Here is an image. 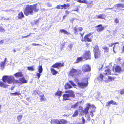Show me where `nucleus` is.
I'll return each instance as SVG.
<instances>
[{"label": "nucleus", "mask_w": 124, "mask_h": 124, "mask_svg": "<svg viewBox=\"0 0 124 124\" xmlns=\"http://www.w3.org/2000/svg\"><path fill=\"white\" fill-rule=\"evenodd\" d=\"M13 83L14 84H17L20 83V82L18 80H15L14 81Z\"/></svg>", "instance_id": "obj_45"}, {"label": "nucleus", "mask_w": 124, "mask_h": 124, "mask_svg": "<svg viewBox=\"0 0 124 124\" xmlns=\"http://www.w3.org/2000/svg\"><path fill=\"white\" fill-rule=\"evenodd\" d=\"M60 31L62 33H63L65 34H67L68 35L70 34L67 31L64 29L60 30Z\"/></svg>", "instance_id": "obj_31"}, {"label": "nucleus", "mask_w": 124, "mask_h": 124, "mask_svg": "<svg viewBox=\"0 0 124 124\" xmlns=\"http://www.w3.org/2000/svg\"><path fill=\"white\" fill-rule=\"evenodd\" d=\"M24 15L22 11L19 12L18 14V18L19 19H22L24 17Z\"/></svg>", "instance_id": "obj_23"}, {"label": "nucleus", "mask_w": 124, "mask_h": 124, "mask_svg": "<svg viewBox=\"0 0 124 124\" xmlns=\"http://www.w3.org/2000/svg\"><path fill=\"white\" fill-rule=\"evenodd\" d=\"M69 82L71 84V85H73V86H75L76 85H75V84L74 83V82L72 81H69Z\"/></svg>", "instance_id": "obj_49"}, {"label": "nucleus", "mask_w": 124, "mask_h": 124, "mask_svg": "<svg viewBox=\"0 0 124 124\" xmlns=\"http://www.w3.org/2000/svg\"><path fill=\"white\" fill-rule=\"evenodd\" d=\"M65 93H68L64 94L62 95L63 97L62 100L63 101L70 100L69 98L70 97L74 98L75 97L74 92L72 90L66 91Z\"/></svg>", "instance_id": "obj_2"}, {"label": "nucleus", "mask_w": 124, "mask_h": 124, "mask_svg": "<svg viewBox=\"0 0 124 124\" xmlns=\"http://www.w3.org/2000/svg\"><path fill=\"white\" fill-rule=\"evenodd\" d=\"M93 37V36L92 34L89 33L85 35L84 37V39H82L81 41L82 42H91Z\"/></svg>", "instance_id": "obj_8"}, {"label": "nucleus", "mask_w": 124, "mask_h": 124, "mask_svg": "<svg viewBox=\"0 0 124 124\" xmlns=\"http://www.w3.org/2000/svg\"><path fill=\"white\" fill-rule=\"evenodd\" d=\"M8 86V85H5L3 83L0 81V86H3L4 87H6Z\"/></svg>", "instance_id": "obj_39"}, {"label": "nucleus", "mask_w": 124, "mask_h": 124, "mask_svg": "<svg viewBox=\"0 0 124 124\" xmlns=\"http://www.w3.org/2000/svg\"><path fill=\"white\" fill-rule=\"evenodd\" d=\"M66 16H66V15H64V16H63V19H64L65 18V17H66Z\"/></svg>", "instance_id": "obj_64"}, {"label": "nucleus", "mask_w": 124, "mask_h": 124, "mask_svg": "<svg viewBox=\"0 0 124 124\" xmlns=\"http://www.w3.org/2000/svg\"><path fill=\"white\" fill-rule=\"evenodd\" d=\"M91 106L93 108H94V109L93 110V111H91L90 112V114L91 115L92 117L94 116L93 113V112L95 111V109L96 108L93 105H92Z\"/></svg>", "instance_id": "obj_28"}, {"label": "nucleus", "mask_w": 124, "mask_h": 124, "mask_svg": "<svg viewBox=\"0 0 124 124\" xmlns=\"http://www.w3.org/2000/svg\"><path fill=\"white\" fill-rule=\"evenodd\" d=\"M3 81L5 83L7 81L8 84L12 83L13 80V78L12 76H4L2 78Z\"/></svg>", "instance_id": "obj_6"}, {"label": "nucleus", "mask_w": 124, "mask_h": 124, "mask_svg": "<svg viewBox=\"0 0 124 124\" xmlns=\"http://www.w3.org/2000/svg\"><path fill=\"white\" fill-rule=\"evenodd\" d=\"M83 59L85 60L90 59L91 57V53L89 50L86 51L82 56Z\"/></svg>", "instance_id": "obj_10"}, {"label": "nucleus", "mask_w": 124, "mask_h": 124, "mask_svg": "<svg viewBox=\"0 0 124 124\" xmlns=\"http://www.w3.org/2000/svg\"><path fill=\"white\" fill-rule=\"evenodd\" d=\"M62 92L60 91L59 89H58V90L55 93V96H57L59 98H60L62 96Z\"/></svg>", "instance_id": "obj_19"}, {"label": "nucleus", "mask_w": 124, "mask_h": 124, "mask_svg": "<svg viewBox=\"0 0 124 124\" xmlns=\"http://www.w3.org/2000/svg\"><path fill=\"white\" fill-rule=\"evenodd\" d=\"M113 45H114V44H113V43H112L111 45H109V46H110V47H111Z\"/></svg>", "instance_id": "obj_63"}, {"label": "nucleus", "mask_w": 124, "mask_h": 124, "mask_svg": "<svg viewBox=\"0 0 124 124\" xmlns=\"http://www.w3.org/2000/svg\"><path fill=\"white\" fill-rule=\"evenodd\" d=\"M50 71L51 72L53 75H56L58 73V72L57 71H56L54 69L52 68H51L50 69Z\"/></svg>", "instance_id": "obj_26"}, {"label": "nucleus", "mask_w": 124, "mask_h": 124, "mask_svg": "<svg viewBox=\"0 0 124 124\" xmlns=\"http://www.w3.org/2000/svg\"><path fill=\"white\" fill-rule=\"evenodd\" d=\"M14 76L16 78L21 77H23V73L21 72H17L14 74Z\"/></svg>", "instance_id": "obj_22"}, {"label": "nucleus", "mask_w": 124, "mask_h": 124, "mask_svg": "<svg viewBox=\"0 0 124 124\" xmlns=\"http://www.w3.org/2000/svg\"><path fill=\"white\" fill-rule=\"evenodd\" d=\"M104 76L102 73H100L99 76L97 78V79L99 81L101 82L103 80V78Z\"/></svg>", "instance_id": "obj_18"}, {"label": "nucleus", "mask_w": 124, "mask_h": 124, "mask_svg": "<svg viewBox=\"0 0 124 124\" xmlns=\"http://www.w3.org/2000/svg\"><path fill=\"white\" fill-rule=\"evenodd\" d=\"M78 111L77 110H76L75 111L74 114L72 115V117H75L78 115Z\"/></svg>", "instance_id": "obj_35"}, {"label": "nucleus", "mask_w": 124, "mask_h": 124, "mask_svg": "<svg viewBox=\"0 0 124 124\" xmlns=\"http://www.w3.org/2000/svg\"><path fill=\"white\" fill-rule=\"evenodd\" d=\"M23 117V115H20L17 116V119L19 122L21 119Z\"/></svg>", "instance_id": "obj_36"}, {"label": "nucleus", "mask_w": 124, "mask_h": 124, "mask_svg": "<svg viewBox=\"0 0 124 124\" xmlns=\"http://www.w3.org/2000/svg\"><path fill=\"white\" fill-rule=\"evenodd\" d=\"M121 4H117L115 5L117 8H120Z\"/></svg>", "instance_id": "obj_52"}, {"label": "nucleus", "mask_w": 124, "mask_h": 124, "mask_svg": "<svg viewBox=\"0 0 124 124\" xmlns=\"http://www.w3.org/2000/svg\"><path fill=\"white\" fill-rule=\"evenodd\" d=\"M19 79L21 84L26 83H27V81L24 77L20 78Z\"/></svg>", "instance_id": "obj_21"}, {"label": "nucleus", "mask_w": 124, "mask_h": 124, "mask_svg": "<svg viewBox=\"0 0 124 124\" xmlns=\"http://www.w3.org/2000/svg\"><path fill=\"white\" fill-rule=\"evenodd\" d=\"M6 60V58H5L4 61V62H1L0 63V67L2 69H3L4 68Z\"/></svg>", "instance_id": "obj_24"}, {"label": "nucleus", "mask_w": 124, "mask_h": 124, "mask_svg": "<svg viewBox=\"0 0 124 124\" xmlns=\"http://www.w3.org/2000/svg\"><path fill=\"white\" fill-rule=\"evenodd\" d=\"M65 13L67 14H69V12L68 11L66 10L65 11Z\"/></svg>", "instance_id": "obj_60"}, {"label": "nucleus", "mask_w": 124, "mask_h": 124, "mask_svg": "<svg viewBox=\"0 0 124 124\" xmlns=\"http://www.w3.org/2000/svg\"><path fill=\"white\" fill-rule=\"evenodd\" d=\"M68 83H66L64 87L65 89H67L72 87Z\"/></svg>", "instance_id": "obj_27"}, {"label": "nucleus", "mask_w": 124, "mask_h": 124, "mask_svg": "<svg viewBox=\"0 0 124 124\" xmlns=\"http://www.w3.org/2000/svg\"><path fill=\"white\" fill-rule=\"evenodd\" d=\"M120 93L121 94H123L124 93V89L121 90L120 92Z\"/></svg>", "instance_id": "obj_51"}, {"label": "nucleus", "mask_w": 124, "mask_h": 124, "mask_svg": "<svg viewBox=\"0 0 124 124\" xmlns=\"http://www.w3.org/2000/svg\"><path fill=\"white\" fill-rule=\"evenodd\" d=\"M87 119L88 121H89L90 120L91 118L89 116H88V118H87Z\"/></svg>", "instance_id": "obj_58"}, {"label": "nucleus", "mask_w": 124, "mask_h": 124, "mask_svg": "<svg viewBox=\"0 0 124 124\" xmlns=\"http://www.w3.org/2000/svg\"><path fill=\"white\" fill-rule=\"evenodd\" d=\"M11 94L14 95H21V93H20V92H17L14 93H11Z\"/></svg>", "instance_id": "obj_37"}, {"label": "nucleus", "mask_w": 124, "mask_h": 124, "mask_svg": "<svg viewBox=\"0 0 124 124\" xmlns=\"http://www.w3.org/2000/svg\"><path fill=\"white\" fill-rule=\"evenodd\" d=\"M56 8H57L58 9H63V8L62 7V5H57Z\"/></svg>", "instance_id": "obj_41"}, {"label": "nucleus", "mask_w": 124, "mask_h": 124, "mask_svg": "<svg viewBox=\"0 0 124 124\" xmlns=\"http://www.w3.org/2000/svg\"><path fill=\"white\" fill-rule=\"evenodd\" d=\"M82 70L84 73L90 71L91 70L90 67L88 64L84 65L82 67Z\"/></svg>", "instance_id": "obj_11"}, {"label": "nucleus", "mask_w": 124, "mask_h": 124, "mask_svg": "<svg viewBox=\"0 0 124 124\" xmlns=\"http://www.w3.org/2000/svg\"><path fill=\"white\" fill-rule=\"evenodd\" d=\"M90 43H86V44H85V45H86V46H87V47H88L89 46V45H90Z\"/></svg>", "instance_id": "obj_56"}, {"label": "nucleus", "mask_w": 124, "mask_h": 124, "mask_svg": "<svg viewBox=\"0 0 124 124\" xmlns=\"http://www.w3.org/2000/svg\"><path fill=\"white\" fill-rule=\"evenodd\" d=\"M64 63L57 62L52 65L51 67L53 68L59 69L60 68L64 66Z\"/></svg>", "instance_id": "obj_12"}, {"label": "nucleus", "mask_w": 124, "mask_h": 124, "mask_svg": "<svg viewBox=\"0 0 124 124\" xmlns=\"http://www.w3.org/2000/svg\"><path fill=\"white\" fill-rule=\"evenodd\" d=\"M82 80L83 82H78L77 84L79 87L84 88L87 86L88 83L87 79H83Z\"/></svg>", "instance_id": "obj_7"}, {"label": "nucleus", "mask_w": 124, "mask_h": 124, "mask_svg": "<svg viewBox=\"0 0 124 124\" xmlns=\"http://www.w3.org/2000/svg\"><path fill=\"white\" fill-rule=\"evenodd\" d=\"M78 102H77L74 104L72 105L71 106V108H76L78 106Z\"/></svg>", "instance_id": "obj_34"}, {"label": "nucleus", "mask_w": 124, "mask_h": 124, "mask_svg": "<svg viewBox=\"0 0 124 124\" xmlns=\"http://www.w3.org/2000/svg\"><path fill=\"white\" fill-rule=\"evenodd\" d=\"M106 17V15L103 14H100L98 15H96V19H104Z\"/></svg>", "instance_id": "obj_20"}, {"label": "nucleus", "mask_w": 124, "mask_h": 124, "mask_svg": "<svg viewBox=\"0 0 124 124\" xmlns=\"http://www.w3.org/2000/svg\"><path fill=\"white\" fill-rule=\"evenodd\" d=\"M111 104L113 105H118V103H116V102L115 101L113 100H111L110 101Z\"/></svg>", "instance_id": "obj_38"}, {"label": "nucleus", "mask_w": 124, "mask_h": 124, "mask_svg": "<svg viewBox=\"0 0 124 124\" xmlns=\"http://www.w3.org/2000/svg\"><path fill=\"white\" fill-rule=\"evenodd\" d=\"M79 1V3H83L86 4H87L88 3V1L86 0H83L82 1L80 0Z\"/></svg>", "instance_id": "obj_40"}, {"label": "nucleus", "mask_w": 124, "mask_h": 124, "mask_svg": "<svg viewBox=\"0 0 124 124\" xmlns=\"http://www.w3.org/2000/svg\"><path fill=\"white\" fill-rule=\"evenodd\" d=\"M97 96H100V95L101 94V93L100 92H97Z\"/></svg>", "instance_id": "obj_57"}, {"label": "nucleus", "mask_w": 124, "mask_h": 124, "mask_svg": "<svg viewBox=\"0 0 124 124\" xmlns=\"http://www.w3.org/2000/svg\"><path fill=\"white\" fill-rule=\"evenodd\" d=\"M41 73H40L39 72V73H37L36 74V76H37L38 78L39 79V78L40 77V76H41V74H40Z\"/></svg>", "instance_id": "obj_48"}, {"label": "nucleus", "mask_w": 124, "mask_h": 124, "mask_svg": "<svg viewBox=\"0 0 124 124\" xmlns=\"http://www.w3.org/2000/svg\"><path fill=\"white\" fill-rule=\"evenodd\" d=\"M122 52H124V46L123 47L122 49Z\"/></svg>", "instance_id": "obj_61"}, {"label": "nucleus", "mask_w": 124, "mask_h": 124, "mask_svg": "<svg viewBox=\"0 0 124 124\" xmlns=\"http://www.w3.org/2000/svg\"><path fill=\"white\" fill-rule=\"evenodd\" d=\"M122 70L123 71H124V62L122 64Z\"/></svg>", "instance_id": "obj_53"}, {"label": "nucleus", "mask_w": 124, "mask_h": 124, "mask_svg": "<svg viewBox=\"0 0 124 124\" xmlns=\"http://www.w3.org/2000/svg\"><path fill=\"white\" fill-rule=\"evenodd\" d=\"M82 72L81 70L75 69L72 68L70 70L69 73L68 75L72 77H75L77 75H79Z\"/></svg>", "instance_id": "obj_4"}, {"label": "nucleus", "mask_w": 124, "mask_h": 124, "mask_svg": "<svg viewBox=\"0 0 124 124\" xmlns=\"http://www.w3.org/2000/svg\"><path fill=\"white\" fill-rule=\"evenodd\" d=\"M34 92L36 93L40 97V99L41 101H43L46 100V99L44 96L43 93L38 90H35Z\"/></svg>", "instance_id": "obj_9"}, {"label": "nucleus", "mask_w": 124, "mask_h": 124, "mask_svg": "<svg viewBox=\"0 0 124 124\" xmlns=\"http://www.w3.org/2000/svg\"><path fill=\"white\" fill-rule=\"evenodd\" d=\"M37 3L32 5H27L23 11L25 15L28 16L29 15H32L34 11L35 12H38L39 9L37 8Z\"/></svg>", "instance_id": "obj_1"}, {"label": "nucleus", "mask_w": 124, "mask_h": 124, "mask_svg": "<svg viewBox=\"0 0 124 124\" xmlns=\"http://www.w3.org/2000/svg\"><path fill=\"white\" fill-rule=\"evenodd\" d=\"M120 7L123 8H124V4H121Z\"/></svg>", "instance_id": "obj_55"}, {"label": "nucleus", "mask_w": 124, "mask_h": 124, "mask_svg": "<svg viewBox=\"0 0 124 124\" xmlns=\"http://www.w3.org/2000/svg\"><path fill=\"white\" fill-rule=\"evenodd\" d=\"M114 22L116 24H118L119 23V21L118 19L116 18L114 19Z\"/></svg>", "instance_id": "obj_44"}, {"label": "nucleus", "mask_w": 124, "mask_h": 124, "mask_svg": "<svg viewBox=\"0 0 124 124\" xmlns=\"http://www.w3.org/2000/svg\"><path fill=\"white\" fill-rule=\"evenodd\" d=\"M82 120L81 124H84L85 122V120L83 117H82Z\"/></svg>", "instance_id": "obj_47"}, {"label": "nucleus", "mask_w": 124, "mask_h": 124, "mask_svg": "<svg viewBox=\"0 0 124 124\" xmlns=\"http://www.w3.org/2000/svg\"><path fill=\"white\" fill-rule=\"evenodd\" d=\"M102 49L104 50V53H108L109 50V48L108 47L106 46H105L102 47Z\"/></svg>", "instance_id": "obj_29"}, {"label": "nucleus", "mask_w": 124, "mask_h": 124, "mask_svg": "<svg viewBox=\"0 0 124 124\" xmlns=\"http://www.w3.org/2000/svg\"><path fill=\"white\" fill-rule=\"evenodd\" d=\"M27 69L29 70L33 71L35 70L34 66L27 67Z\"/></svg>", "instance_id": "obj_32"}, {"label": "nucleus", "mask_w": 124, "mask_h": 124, "mask_svg": "<svg viewBox=\"0 0 124 124\" xmlns=\"http://www.w3.org/2000/svg\"><path fill=\"white\" fill-rule=\"evenodd\" d=\"M50 123L51 124H67L68 122L64 119H54L51 120Z\"/></svg>", "instance_id": "obj_5"}, {"label": "nucleus", "mask_w": 124, "mask_h": 124, "mask_svg": "<svg viewBox=\"0 0 124 124\" xmlns=\"http://www.w3.org/2000/svg\"><path fill=\"white\" fill-rule=\"evenodd\" d=\"M111 104L110 102V101H108L106 104V107L109 106Z\"/></svg>", "instance_id": "obj_46"}, {"label": "nucleus", "mask_w": 124, "mask_h": 124, "mask_svg": "<svg viewBox=\"0 0 124 124\" xmlns=\"http://www.w3.org/2000/svg\"><path fill=\"white\" fill-rule=\"evenodd\" d=\"M80 34L81 35V37H83V36L84 33H80Z\"/></svg>", "instance_id": "obj_62"}, {"label": "nucleus", "mask_w": 124, "mask_h": 124, "mask_svg": "<svg viewBox=\"0 0 124 124\" xmlns=\"http://www.w3.org/2000/svg\"><path fill=\"white\" fill-rule=\"evenodd\" d=\"M4 41L3 40H1L0 41V44H1L3 43Z\"/></svg>", "instance_id": "obj_59"}, {"label": "nucleus", "mask_w": 124, "mask_h": 124, "mask_svg": "<svg viewBox=\"0 0 124 124\" xmlns=\"http://www.w3.org/2000/svg\"><path fill=\"white\" fill-rule=\"evenodd\" d=\"M95 28H97V31L98 32H100L103 31L104 29V28L103 27L101 24H99L96 26Z\"/></svg>", "instance_id": "obj_16"}, {"label": "nucleus", "mask_w": 124, "mask_h": 124, "mask_svg": "<svg viewBox=\"0 0 124 124\" xmlns=\"http://www.w3.org/2000/svg\"><path fill=\"white\" fill-rule=\"evenodd\" d=\"M5 31V30L2 27H0V32H3Z\"/></svg>", "instance_id": "obj_43"}, {"label": "nucleus", "mask_w": 124, "mask_h": 124, "mask_svg": "<svg viewBox=\"0 0 124 124\" xmlns=\"http://www.w3.org/2000/svg\"><path fill=\"white\" fill-rule=\"evenodd\" d=\"M31 34V33H30L29 35H28L27 36H22V38H27V37H29V36H30Z\"/></svg>", "instance_id": "obj_50"}, {"label": "nucleus", "mask_w": 124, "mask_h": 124, "mask_svg": "<svg viewBox=\"0 0 124 124\" xmlns=\"http://www.w3.org/2000/svg\"><path fill=\"white\" fill-rule=\"evenodd\" d=\"M32 45L33 46L40 45V44H36L35 43L32 44Z\"/></svg>", "instance_id": "obj_54"}, {"label": "nucleus", "mask_w": 124, "mask_h": 124, "mask_svg": "<svg viewBox=\"0 0 124 124\" xmlns=\"http://www.w3.org/2000/svg\"><path fill=\"white\" fill-rule=\"evenodd\" d=\"M116 77H112L110 76H108V78H104V81L106 83H107L111 81L116 78Z\"/></svg>", "instance_id": "obj_15"}, {"label": "nucleus", "mask_w": 124, "mask_h": 124, "mask_svg": "<svg viewBox=\"0 0 124 124\" xmlns=\"http://www.w3.org/2000/svg\"><path fill=\"white\" fill-rule=\"evenodd\" d=\"M90 104L88 103L87 104V106L83 110L82 112L84 113L85 115H86L88 113V111L89 109V108L91 106Z\"/></svg>", "instance_id": "obj_14"}, {"label": "nucleus", "mask_w": 124, "mask_h": 124, "mask_svg": "<svg viewBox=\"0 0 124 124\" xmlns=\"http://www.w3.org/2000/svg\"><path fill=\"white\" fill-rule=\"evenodd\" d=\"M83 59V57H78L77 58L76 62H75V63H78L80 61H82V59Z\"/></svg>", "instance_id": "obj_30"}, {"label": "nucleus", "mask_w": 124, "mask_h": 124, "mask_svg": "<svg viewBox=\"0 0 124 124\" xmlns=\"http://www.w3.org/2000/svg\"><path fill=\"white\" fill-rule=\"evenodd\" d=\"M77 26V25H76L73 29V30L74 31V33L76 35L78 34V31H82L83 30V28L82 27H79L78 28Z\"/></svg>", "instance_id": "obj_13"}, {"label": "nucleus", "mask_w": 124, "mask_h": 124, "mask_svg": "<svg viewBox=\"0 0 124 124\" xmlns=\"http://www.w3.org/2000/svg\"><path fill=\"white\" fill-rule=\"evenodd\" d=\"M107 69L105 70V73H104L105 75H111V70L108 66H106V67Z\"/></svg>", "instance_id": "obj_17"}, {"label": "nucleus", "mask_w": 124, "mask_h": 124, "mask_svg": "<svg viewBox=\"0 0 124 124\" xmlns=\"http://www.w3.org/2000/svg\"><path fill=\"white\" fill-rule=\"evenodd\" d=\"M93 51L95 59H98L101 57L102 53L98 45H95L93 47Z\"/></svg>", "instance_id": "obj_3"}, {"label": "nucleus", "mask_w": 124, "mask_h": 124, "mask_svg": "<svg viewBox=\"0 0 124 124\" xmlns=\"http://www.w3.org/2000/svg\"><path fill=\"white\" fill-rule=\"evenodd\" d=\"M115 71L116 72H120L122 71L121 68L119 66H117L115 68Z\"/></svg>", "instance_id": "obj_25"}, {"label": "nucleus", "mask_w": 124, "mask_h": 124, "mask_svg": "<svg viewBox=\"0 0 124 124\" xmlns=\"http://www.w3.org/2000/svg\"><path fill=\"white\" fill-rule=\"evenodd\" d=\"M38 71L40 73H41L43 71V68L42 65H39L38 67Z\"/></svg>", "instance_id": "obj_33"}, {"label": "nucleus", "mask_w": 124, "mask_h": 124, "mask_svg": "<svg viewBox=\"0 0 124 124\" xmlns=\"http://www.w3.org/2000/svg\"><path fill=\"white\" fill-rule=\"evenodd\" d=\"M70 6V5L69 4H67L66 5L65 4H64L63 5H62V7L63 8H64L65 9H66V7H69Z\"/></svg>", "instance_id": "obj_42"}]
</instances>
